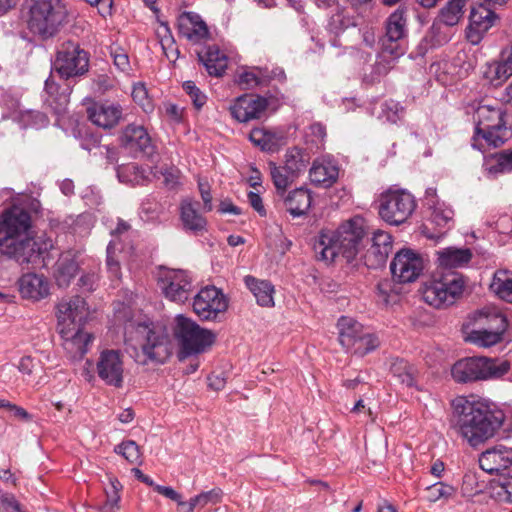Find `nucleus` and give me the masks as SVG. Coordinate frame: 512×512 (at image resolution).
Instances as JSON below:
<instances>
[{
    "mask_svg": "<svg viewBox=\"0 0 512 512\" xmlns=\"http://www.w3.org/2000/svg\"><path fill=\"white\" fill-rule=\"evenodd\" d=\"M87 315L86 302L80 296L62 300L57 306V327L73 360H81L93 340L92 334L83 331Z\"/></svg>",
    "mask_w": 512,
    "mask_h": 512,
    "instance_id": "4",
    "label": "nucleus"
},
{
    "mask_svg": "<svg viewBox=\"0 0 512 512\" xmlns=\"http://www.w3.org/2000/svg\"><path fill=\"white\" fill-rule=\"evenodd\" d=\"M140 213L142 218L146 221H153L158 219L159 216V205L157 202L146 199L142 202Z\"/></svg>",
    "mask_w": 512,
    "mask_h": 512,
    "instance_id": "59",
    "label": "nucleus"
},
{
    "mask_svg": "<svg viewBox=\"0 0 512 512\" xmlns=\"http://www.w3.org/2000/svg\"><path fill=\"white\" fill-rule=\"evenodd\" d=\"M270 174L273 180V184L277 190L279 196H284L287 187L292 183L296 176H292V173L284 169L283 166H277L275 163L270 162Z\"/></svg>",
    "mask_w": 512,
    "mask_h": 512,
    "instance_id": "42",
    "label": "nucleus"
},
{
    "mask_svg": "<svg viewBox=\"0 0 512 512\" xmlns=\"http://www.w3.org/2000/svg\"><path fill=\"white\" fill-rule=\"evenodd\" d=\"M465 11V5L458 0H449L438 12L437 18L445 26L452 27L457 25L462 19Z\"/></svg>",
    "mask_w": 512,
    "mask_h": 512,
    "instance_id": "38",
    "label": "nucleus"
},
{
    "mask_svg": "<svg viewBox=\"0 0 512 512\" xmlns=\"http://www.w3.org/2000/svg\"><path fill=\"white\" fill-rule=\"evenodd\" d=\"M490 288L501 299L512 303V276L508 271L499 270L495 272Z\"/></svg>",
    "mask_w": 512,
    "mask_h": 512,
    "instance_id": "39",
    "label": "nucleus"
},
{
    "mask_svg": "<svg viewBox=\"0 0 512 512\" xmlns=\"http://www.w3.org/2000/svg\"><path fill=\"white\" fill-rule=\"evenodd\" d=\"M480 468L491 474L497 475L512 466V447L497 445L482 452L479 457Z\"/></svg>",
    "mask_w": 512,
    "mask_h": 512,
    "instance_id": "23",
    "label": "nucleus"
},
{
    "mask_svg": "<svg viewBox=\"0 0 512 512\" xmlns=\"http://www.w3.org/2000/svg\"><path fill=\"white\" fill-rule=\"evenodd\" d=\"M269 105V98L260 95L244 94L230 105L231 116L240 123L259 119Z\"/></svg>",
    "mask_w": 512,
    "mask_h": 512,
    "instance_id": "19",
    "label": "nucleus"
},
{
    "mask_svg": "<svg viewBox=\"0 0 512 512\" xmlns=\"http://www.w3.org/2000/svg\"><path fill=\"white\" fill-rule=\"evenodd\" d=\"M309 154L299 147H292L285 154V165L283 166L292 176L304 171L309 164Z\"/></svg>",
    "mask_w": 512,
    "mask_h": 512,
    "instance_id": "35",
    "label": "nucleus"
},
{
    "mask_svg": "<svg viewBox=\"0 0 512 512\" xmlns=\"http://www.w3.org/2000/svg\"><path fill=\"white\" fill-rule=\"evenodd\" d=\"M123 360L118 350H104L97 362V373L107 385L115 388L123 386Z\"/></svg>",
    "mask_w": 512,
    "mask_h": 512,
    "instance_id": "20",
    "label": "nucleus"
},
{
    "mask_svg": "<svg viewBox=\"0 0 512 512\" xmlns=\"http://www.w3.org/2000/svg\"><path fill=\"white\" fill-rule=\"evenodd\" d=\"M174 335L180 345V354L187 357L204 352L215 342L216 335L208 329L201 328L192 319L177 315Z\"/></svg>",
    "mask_w": 512,
    "mask_h": 512,
    "instance_id": "10",
    "label": "nucleus"
},
{
    "mask_svg": "<svg viewBox=\"0 0 512 512\" xmlns=\"http://www.w3.org/2000/svg\"><path fill=\"white\" fill-rule=\"evenodd\" d=\"M497 18L495 12L484 6H480L478 9L473 8L470 12V23L466 30L467 40L472 45H478Z\"/></svg>",
    "mask_w": 512,
    "mask_h": 512,
    "instance_id": "22",
    "label": "nucleus"
},
{
    "mask_svg": "<svg viewBox=\"0 0 512 512\" xmlns=\"http://www.w3.org/2000/svg\"><path fill=\"white\" fill-rule=\"evenodd\" d=\"M283 202L286 210L295 218L305 215L311 207V192L303 187L285 193Z\"/></svg>",
    "mask_w": 512,
    "mask_h": 512,
    "instance_id": "28",
    "label": "nucleus"
},
{
    "mask_svg": "<svg viewBox=\"0 0 512 512\" xmlns=\"http://www.w3.org/2000/svg\"><path fill=\"white\" fill-rule=\"evenodd\" d=\"M199 202L190 198L183 199L180 203V220L183 229L193 234H198L207 229L206 218L199 213Z\"/></svg>",
    "mask_w": 512,
    "mask_h": 512,
    "instance_id": "27",
    "label": "nucleus"
},
{
    "mask_svg": "<svg viewBox=\"0 0 512 512\" xmlns=\"http://www.w3.org/2000/svg\"><path fill=\"white\" fill-rule=\"evenodd\" d=\"M115 245L113 241H110L106 248V265L108 271L115 278H119L121 274L120 263L115 254Z\"/></svg>",
    "mask_w": 512,
    "mask_h": 512,
    "instance_id": "56",
    "label": "nucleus"
},
{
    "mask_svg": "<svg viewBox=\"0 0 512 512\" xmlns=\"http://www.w3.org/2000/svg\"><path fill=\"white\" fill-rule=\"evenodd\" d=\"M223 492L220 488H214L210 491L202 492L199 494L201 499V507L207 504H217L221 501Z\"/></svg>",
    "mask_w": 512,
    "mask_h": 512,
    "instance_id": "64",
    "label": "nucleus"
},
{
    "mask_svg": "<svg viewBox=\"0 0 512 512\" xmlns=\"http://www.w3.org/2000/svg\"><path fill=\"white\" fill-rule=\"evenodd\" d=\"M465 281L462 275L450 273L433 280L423 292L425 302L435 308H445L463 293Z\"/></svg>",
    "mask_w": 512,
    "mask_h": 512,
    "instance_id": "13",
    "label": "nucleus"
},
{
    "mask_svg": "<svg viewBox=\"0 0 512 512\" xmlns=\"http://www.w3.org/2000/svg\"><path fill=\"white\" fill-rule=\"evenodd\" d=\"M404 114V107L399 102L390 99L381 104V113L379 118L388 123L397 124L403 119Z\"/></svg>",
    "mask_w": 512,
    "mask_h": 512,
    "instance_id": "45",
    "label": "nucleus"
},
{
    "mask_svg": "<svg viewBox=\"0 0 512 512\" xmlns=\"http://www.w3.org/2000/svg\"><path fill=\"white\" fill-rule=\"evenodd\" d=\"M132 97L133 100L141 105L145 111L152 109L153 106L148 100V93L144 84L138 83L133 87Z\"/></svg>",
    "mask_w": 512,
    "mask_h": 512,
    "instance_id": "58",
    "label": "nucleus"
},
{
    "mask_svg": "<svg viewBox=\"0 0 512 512\" xmlns=\"http://www.w3.org/2000/svg\"><path fill=\"white\" fill-rule=\"evenodd\" d=\"M490 174L512 172V149L502 150L491 156L486 162Z\"/></svg>",
    "mask_w": 512,
    "mask_h": 512,
    "instance_id": "40",
    "label": "nucleus"
},
{
    "mask_svg": "<svg viewBox=\"0 0 512 512\" xmlns=\"http://www.w3.org/2000/svg\"><path fill=\"white\" fill-rule=\"evenodd\" d=\"M468 340L480 347H491L502 341V335L484 326H478V329L470 332Z\"/></svg>",
    "mask_w": 512,
    "mask_h": 512,
    "instance_id": "41",
    "label": "nucleus"
},
{
    "mask_svg": "<svg viewBox=\"0 0 512 512\" xmlns=\"http://www.w3.org/2000/svg\"><path fill=\"white\" fill-rule=\"evenodd\" d=\"M244 282L247 288L252 292L256 298L258 305L262 307L274 306V286L267 280H259L253 276H245Z\"/></svg>",
    "mask_w": 512,
    "mask_h": 512,
    "instance_id": "30",
    "label": "nucleus"
},
{
    "mask_svg": "<svg viewBox=\"0 0 512 512\" xmlns=\"http://www.w3.org/2000/svg\"><path fill=\"white\" fill-rule=\"evenodd\" d=\"M78 271V264L72 259H65L59 262L56 281L59 286H68L71 279Z\"/></svg>",
    "mask_w": 512,
    "mask_h": 512,
    "instance_id": "47",
    "label": "nucleus"
},
{
    "mask_svg": "<svg viewBox=\"0 0 512 512\" xmlns=\"http://www.w3.org/2000/svg\"><path fill=\"white\" fill-rule=\"evenodd\" d=\"M510 370V363L487 357H468L458 360L451 368V375L457 383H471L496 379Z\"/></svg>",
    "mask_w": 512,
    "mask_h": 512,
    "instance_id": "7",
    "label": "nucleus"
},
{
    "mask_svg": "<svg viewBox=\"0 0 512 512\" xmlns=\"http://www.w3.org/2000/svg\"><path fill=\"white\" fill-rule=\"evenodd\" d=\"M135 334L145 357L142 364H164L171 356L170 338L163 327L153 322H139Z\"/></svg>",
    "mask_w": 512,
    "mask_h": 512,
    "instance_id": "8",
    "label": "nucleus"
},
{
    "mask_svg": "<svg viewBox=\"0 0 512 512\" xmlns=\"http://www.w3.org/2000/svg\"><path fill=\"white\" fill-rule=\"evenodd\" d=\"M339 167L337 163L329 158L322 157L313 161L309 170V177L315 186L328 188L338 179Z\"/></svg>",
    "mask_w": 512,
    "mask_h": 512,
    "instance_id": "25",
    "label": "nucleus"
},
{
    "mask_svg": "<svg viewBox=\"0 0 512 512\" xmlns=\"http://www.w3.org/2000/svg\"><path fill=\"white\" fill-rule=\"evenodd\" d=\"M74 136L79 140L82 149L91 152L95 148H101V134L93 127L79 124L73 130Z\"/></svg>",
    "mask_w": 512,
    "mask_h": 512,
    "instance_id": "37",
    "label": "nucleus"
},
{
    "mask_svg": "<svg viewBox=\"0 0 512 512\" xmlns=\"http://www.w3.org/2000/svg\"><path fill=\"white\" fill-rule=\"evenodd\" d=\"M442 25L444 24L436 17L425 35L432 42V45L437 47L449 41V37L442 31Z\"/></svg>",
    "mask_w": 512,
    "mask_h": 512,
    "instance_id": "54",
    "label": "nucleus"
},
{
    "mask_svg": "<svg viewBox=\"0 0 512 512\" xmlns=\"http://www.w3.org/2000/svg\"><path fill=\"white\" fill-rule=\"evenodd\" d=\"M227 308L224 294L214 286L204 287L194 296L193 310L200 320L215 321Z\"/></svg>",
    "mask_w": 512,
    "mask_h": 512,
    "instance_id": "16",
    "label": "nucleus"
},
{
    "mask_svg": "<svg viewBox=\"0 0 512 512\" xmlns=\"http://www.w3.org/2000/svg\"><path fill=\"white\" fill-rule=\"evenodd\" d=\"M51 71L44 85V103L51 108L56 115H62L66 112L70 101V95L75 82L71 80H60L57 82Z\"/></svg>",
    "mask_w": 512,
    "mask_h": 512,
    "instance_id": "18",
    "label": "nucleus"
},
{
    "mask_svg": "<svg viewBox=\"0 0 512 512\" xmlns=\"http://www.w3.org/2000/svg\"><path fill=\"white\" fill-rule=\"evenodd\" d=\"M350 26H354V22L351 18L346 17L341 12L333 14L328 22L329 30L335 34L344 31Z\"/></svg>",
    "mask_w": 512,
    "mask_h": 512,
    "instance_id": "55",
    "label": "nucleus"
},
{
    "mask_svg": "<svg viewBox=\"0 0 512 512\" xmlns=\"http://www.w3.org/2000/svg\"><path fill=\"white\" fill-rule=\"evenodd\" d=\"M195 19H198V14L193 12H183L178 18V32L181 36L192 41L193 27H195Z\"/></svg>",
    "mask_w": 512,
    "mask_h": 512,
    "instance_id": "51",
    "label": "nucleus"
},
{
    "mask_svg": "<svg viewBox=\"0 0 512 512\" xmlns=\"http://www.w3.org/2000/svg\"><path fill=\"white\" fill-rule=\"evenodd\" d=\"M87 114L93 124L104 129H110L122 119L123 109L118 103L96 102L88 107Z\"/></svg>",
    "mask_w": 512,
    "mask_h": 512,
    "instance_id": "24",
    "label": "nucleus"
},
{
    "mask_svg": "<svg viewBox=\"0 0 512 512\" xmlns=\"http://www.w3.org/2000/svg\"><path fill=\"white\" fill-rule=\"evenodd\" d=\"M376 203L381 219L395 226L406 222L416 208L414 196L403 189L382 192Z\"/></svg>",
    "mask_w": 512,
    "mask_h": 512,
    "instance_id": "11",
    "label": "nucleus"
},
{
    "mask_svg": "<svg viewBox=\"0 0 512 512\" xmlns=\"http://www.w3.org/2000/svg\"><path fill=\"white\" fill-rule=\"evenodd\" d=\"M195 27H193L192 42L198 43L209 37V30L206 23L198 15V19L194 21Z\"/></svg>",
    "mask_w": 512,
    "mask_h": 512,
    "instance_id": "62",
    "label": "nucleus"
},
{
    "mask_svg": "<svg viewBox=\"0 0 512 512\" xmlns=\"http://www.w3.org/2000/svg\"><path fill=\"white\" fill-rule=\"evenodd\" d=\"M455 493L456 489L452 485L437 482L426 488V499L429 502H436L439 500L447 501L452 498Z\"/></svg>",
    "mask_w": 512,
    "mask_h": 512,
    "instance_id": "46",
    "label": "nucleus"
},
{
    "mask_svg": "<svg viewBox=\"0 0 512 512\" xmlns=\"http://www.w3.org/2000/svg\"><path fill=\"white\" fill-rule=\"evenodd\" d=\"M120 146L133 158H151L156 153L147 129L135 123L128 124L119 137Z\"/></svg>",
    "mask_w": 512,
    "mask_h": 512,
    "instance_id": "14",
    "label": "nucleus"
},
{
    "mask_svg": "<svg viewBox=\"0 0 512 512\" xmlns=\"http://www.w3.org/2000/svg\"><path fill=\"white\" fill-rule=\"evenodd\" d=\"M18 285L19 292L25 299L39 301L49 295L50 285L47 278L37 273L23 274Z\"/></svg>",
    "mask_w": 512,
    "mask_h": 512,
    "instance_id": "26",
    "label": "nucleus"
},
{
    "mask_svg": "<svg viewBox=\"0 0 512 512\" xmlns=\"http://www.w3.org/2000/svg\"><path fill=\"white\" fill-rule=\"evenodd\" d=\"M89 60V53L79 43L67 40L59 45L51 70L60 80L75 82L76 78L88 72Z\"/></svg>",
    "mask_w": 512,
    "mask_h": 512,
    "instance_id": "9",
    "label": "nucleus"
},
{
    "mask_svg": "<svg viewBox=\"0 0 512 512\" xmlns=\"http://www.w3.org/2000/svg\"><path fill=\"white\" fill-rule=\"evenodd\" d=\"M376 293L381 301L385 304H389L393 301L396 294L393 291V284L390 280H380L376 285Z\"/></svg>",
    "mask_w": 512,
    "mask_h": 512,
    "instance_id": "57",
    "label": "nucleus"
},
{
    "mask_svg": "<svg viewBox=\"0 0 512 512\" xmlns=\"http://www.w3.org/2000/svg\"><path fill=\"white\" fill-rule=\"evenodd\" d=\"M122 488L123 486L120 481L116 477L110 476L109 487L105 489L106 500H110L113 503H119L121 499L120 491Z\"/></svg>",
    "mask_w": 512,
    "mask_h": 512,
    "instance_id": "60",
    "label": "nucleus"
},
{
    "mask_svg": "<svg viewBox=\"0 0 512 512\" xmlns=\"http://www.w3.org/2000/svg\"><path fill=\"white\" fill-rule=\"evenodd\" d=\"M0 502L7 512H25L13 494H3L0 498Z\"/></svg>",
    "mask_w": 512,
    "mask_h": 512,
    "instance_id": "63",
    "label": "nucleus"
},
{
    "mask_svg": "<svg viewBox=\"0 0 512 512\" xmlns=\"http://www.w3.org/2000/svg\"><path fill=\"white\" fill-rule=\"evenodd\" d=\"M249 140L262 151L274 153L284 144V137L264 128H254Z\"/></svg>",
    "mask_w": 512,
    "mask_h": 512,
    "instance_id": "32",
    "label": "nucleus"
},
{
    "mask_svg": "<svg viewBox=\"0 0 512 512\" xmlns=\"http://www.w3.org/2000/svg\"><path fill=\"white\" fill-rule=\"evenodd\" d=\"M160 288L167 299L184 303L192 293V279L183 270H168L159 280Z\"/></svg>",
    "mask_w": 512,
    "mask_h": 512,
    "instance_id": "17",
    "label": "nucleus"
},
{
    "mask_svg": "<svg viewBox=\"0 0 512 512\" xmlns=\"http://www.w3.org/2000/svg\"><path fill=\"white\" fill-rule=\"evenodd\" d=\"M98 275L94 272L83 274L78 280V286L82 292H92L96 289Z\"/></svg>",
    "mask_w": 512,
    "mask_h": 512,
    "instance_id": "61",
    "label": "nucleus"
},
{
    "mask_svg": "<svg viewBox=\"0 0 512 512\" xmlns=\"http://www.w3.org/2000/svg\"><path fill=\"white\" fill-rule=\"evenodd\" d=\"M473 319L478 326H484L502 336L508 327L506 316L495 309L484 308L479 310L475 312Z\"/></svg>",
    "mask_w": 512,
    "mask_h": 512,
    "instance_id": "31",
    "label": "nucleus"
},
{
    "mask_svg": "<svg viewBox=\"0 0 512 512\" xmlns=\"http://www.w3.org/2000/svg\"><path fill=\"white\" fill-rule=\"evenodd\" d=\"M472 252L469 248L449 247L438 252L439 265L445 268H458L470 262Z\"/></svg>",
    "mask_w": 512,
    "mask_h": 512,
    "instance_id": "33",
    "label": "nucleus"
},
{
    "mask_svg": "<svg viewBox=\"0 0 512 512\" xmlns=\"http://www.w3.org/2000/svg\"><path fill=\"white\" fill-rule=\"evenodd\" d=\"M393 248V239L390 233L375 230L372 234L370 247L366 249L362 259L369 269H378L385 266L388 256Z\"/></svg>",
    "mask_w": 512,
    "mask_h": 512,
    "instance_id": "21",
    "label": "nucleus"
},
{
    "mask_svg": "<svg viewBox=\"0 0 512 512\" xmlns=\"http://www.w3.org/2000/svg\"><path fill=\"white\" fill-rule=\"evenodd\" d=\"M199 60L211 76H221L226 67V56L215 45L207 47L204 55L199 54Z\"/></svg>",
    "mask_w": 512,
    "mask_h": 512,
    "instance_id": "34",
    "label": "nucleus"
},
{
    "mask_svg": "<svg viewBox=\"0 0 512 512\" xmlns=\"http://www.w3.org/2000/svg\"><path fill=\"white\" fill-rule=\"evenodd\" d=\"M110 55L115 67L121 72L128 73L131 70L129 56L126 50L120 46H111Z\"/></svg>",
    "mask_w": 512,
    "mask_h": 512,
    "instance_id": "52",
    "label": "nucleus"
},
{
    "mask_svg": "<svg viewBox=\"0 0 512 512\" xmlns=\"http://www.w3.org/2000/svg\"><path fill=\"white\" fill-rule=\"evenodd\" d=\"M257 73L254 70L244 71L238 75L237 83L243 89H251L257 86L266 85L264 80V74L260 68H256Z\"/></svg>",
    "mask_w": 512,
    "mask_h": 512,
    "instance_id": "49",
    "label": "nucleus"
},
{
    "mask_svg": "<svg viewBox=\"0 0 512 512\" xmlns=\"http://www.w3.org/2000/svg\"><path fill=\"white\" fill-rule=\"evenodd\" d=\"M475 115L477 121L471 139L474 149L498 148L512 137V117L502 107L481 105Z\"/></svg>",
    "mask_w": 512,
    "mask_h": 512,
    "instance_id": "5",
    "label": "nucleus"
},
{
    "mask_svg": "<svg viewBox=\"0 0 512 512\" xmlns=\"http://www.w3.org/2000/svg\"><path fill=\"white\" fill-rule=\"evenodd\" d=\"M114 452L122 455L130 463H136L140 458V448L133 440L123 441L116 445Z\"/></svg>",
    "mask_w": 512,
    "mask_h": 512,
    "instance_id": "50",
    "label": "nucleus"
},
{
    "mask_svg": "<svg viewBox=\"0 0 512 512\" xmlns=\"http://www.w3.org/2000/svg\"><path fill=\"white\" fill-rule=\"evenodd\" d=\"M431 214L429 222L439 228L449 227L450 222L453 221L454 211L447 207L444 203H434L429 207Z\"/></svg>",
    "mask_w": 512,
    "mask_h": 512,
    "instance_id": "44",
    "label": "nucleus"
},
{
    "mask_svg": "<svg viewBox=\"0 0 512 512\" xmlns=\"http://www.w3.org/2000/svg\"><path fill=\"white\" fill-rule=\"evenodd\" d=\"M424 269V259L410 248L399 250L390 263V271L398 283H412L418 279Z\"/></svg>",
    "mask_w": 512,
    "mask_h": 512,
    "instance_id": "15",
    "label": "nucleus"
},
{
    "mask_svg": "<svg viewBox=\"0 0 512 512\" xmlns=\"http://www.w3.org/2000/svg\"><path fill=\"white\" fill-rule=\"evenodd\" d=\"M339 342L347 350L352 351L357 340L365 333V329L361 323L352 318L342 316L338 320Z\"/></svg>",
    "mask_w": 512,
    "mask_h": 512,
    "instance_id": "29",
    "label": "nucleus"
},
{
    "mask_svg": "<svg viewBox=\"0 0 512 512\" xmlns=\"http://www.w3.org/2000/svg\"><path fill=\"white\" fill-rule=\"evenodd\" d=\"M53 247L48 237L34 236L30 213L12 206L0 215V253L18 264H37Z\"/></svg>",
    "mask_w": 512,
    "mask_h": 512,
    "instance_id": "1",
    "label": "nucleus"
},
{
    "mask_svg": "<svg viewBox=\"0 0 512 512\" xmlns=\"http://www.w3.org/2000/svg\"><path fill=\"white\" fill-rule=\"evenodd\" d=\"M407 7L400 5L385 21V36L382 39V55L397 59L405 54V39L408 35Z\"/></svg>",
    "mask_w": 512,
    "mask_h": 512,
    "instance_id": "12",
    "label": "nucleus"
},
{
    "mask_svg": "<svg viewBox=\"0 0 512 512\" xmlns=\"http://www.w3.org/2000/svg\"><path fill=\"white\" fill-rule=\"evenodd\" d=\"M183 90L189 95L195 109L200 110L207 102V96L195 85L193 81H185Z\"/></svg>",
    "mask_w": 512,
    "mask_h": 512,
    "instance_id": "53",
    "label": "nucleus"
},
{
    "mask_svg": "<svg viewBox=\"0 0 512 512\" xmlns=\"http://www.w3.org/2000/svg\"><path fill=\"white\" fill-rule=\"evenodd\" d=\"M365 236V221L356 216L342 223L336 230H321L313 248L320 260L333 262L337 257H342L350 263L356 258Z\"/></svg>",
    "mask_w": 512,
    "mask_h": 512,
    "instance_id": "3",
    "label": "nucleus"
},
{
    "mask_svg": "<svg viewBox=\"0 0 512 512\" xmlns=\"http://www.w3.org/2000/svg\"><path fill=\"white\" fill-rule=\"evenodd\" d=\"M451 426L471 447L495 437L505 422V413L495 404L458 396L451 401Z\"/></svg>",
    "mask_w": 512,
    "mask_h": 512,
    "instance_id": "2",
    "label": "nucleus"
},
{
    "mask_svg": "<svg viewBox=\"0 0 512 512\" xmlns=\"http://www.w3.org/2000/svg\"><path fill=\"white\" fill-rule=\"evenodd\" d=\"M357 341V344L351 352L360 357L369 354L370 352L377 349L380 345L378 337L375 334L369 333L367 331H365L362 337Z\"/></svg>",
    "mask_w": 512,
    "mask_h": 512,
    "instance_id": "48",
    "label": "nucleus"
},
{
    "mask_svg": "<svg viewBox=\"0 0 512 512\" xmlns=\"http://www.w3.org/2000/svg\"><path fill=\"white\" fill-rule=\"evenodd\" d=\"M390 372L401 384L407 387H413L415 385L417 369L405 359H394L391 362Z\"/></svg>",
    "mask_w": 512,
    "mask_h": 512,
    "instance_id": "36",
    "label": "nucleus"
},
{
    "mask_svg": "<svg viewBox=\"0 0 512 512\" xmlns=\"http://www.w3.org/2000/svg\"><path fill=\"white\" fill-rule=\"evenodd\" d=\"M27 29L45 41L55 37L67 23L68 11L62 0H25Z\"/></svg>",
    "mask_w": 512,
    "mask_h": 512,
    "instance_id": "6",
    "label": "nucleus"
},
{
    "mask_svg": "<svg viewBox=\"0 0 512 512\" xmlns=\"http://www.w3.org/2000/svg\"><path fill=\"white\" fill-rule=\"evenodd\" d=\"M511 76L512 71L509 72L499 61L489 64L484 72V78L495 88L502 86Z\"/></svg>",
    "mask_w": 512,
    "mask_h": 512,
    "instance_id": "43",
    "label": "nucleus"
}]
</instances>
